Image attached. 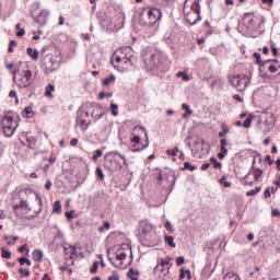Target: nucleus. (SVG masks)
I'll use <instances>...</instances> for the list:
<instances>
[{
  "instance_id": "f257e3e1",
  "label": "nucleus",
  "mask_w": 280,
  "mask_h": 280,
  "mask_svg": "<svg viewBox=\"0 0 280 280\" xmlns=\"http://www.w3.org/2000/svg\"><path fill=\"white\" fill-rule=\"evenodd\" d=\"M132 60H135L132 48L122 47L113 55L112 65L117 71H129V69H132Z\"/></svg>"
},
{
  "instance_id": "f03ea898",
  "label": "nucleus",
  "mask_w": 280,
  "mask_h": 280,
  "mask_svg": "<svg viewBox=\"0 0 280 280\" xmlns=\"http://www.w3.org/2000/svg\"><path fill=\"white\" fill-rule=\"evenodd\" d=\"M132 138L130 141L131 152H141L150 145V140L148 139V132L145 128L141 126H136L131 133Z\"/></svg>"
},
{
  "instance_id": "7ed1b4c3",
  "label": "nucleus",
  "mask_w": 280,
  "mask_h": 280,
  "mask_svg": "<svg viewBox=\"0 0 280 280\" xmlns=\"http://www.w3.org/2000/svg\"><path fill=\"white\" fill-rule=\"evenodd\" d=\"M142 60L147 71H154L161 65V52L156 48L147 47L142 50Z\"/></svg>"
},
{
  "instance_id": "20e7f679",
  "label": "nucleus",
  "mask_w": 280,
  "mask_h": 280,
  "mask_svg": "<svg viewBox=\"0 0 280 280\" xmlns=\"http://www.w3.org/2000/svg\"><path fill=\"white\" fill-rule=\"evenodd\" d=\"M12 74L13 82L19 89H28V86L34 84V75L27 67L25 69L13 70Z\"/></svg>"
},
{
  "instance_id": "39448f33",
  "label": "nucleus",
  "mask_w": 280,
  "mask_h": 280,
  "mask_svg": "<svg viewBox=\"0 0 280 280\" xmlns=\"http://www.w3.org/2000/svg\"><path fill=\"white\" fill-rule=\"evenodd\" d=\"M18 119L19 116L12 112L7 113L1 119V126L5 137H12L14 135L16 128H19Z\"/></svg>"
},
{
  "instance_id": "423d86ee",
  "label": "nucleus",
  "mask_w": 280,
  "mask_h": 280,
  "mask_svg": "<svg viewBox=\"0 0 280 280\" xmlns=\"http://www.w3.org/2000/svg\"><path fill=\"white\" fill-rule=\"evenodd\" d=\"M228 80L235 90L241 92H244L248 88V84H250V77L246 74L229 75Z\"/></svg>"
},
{
  "instance_id": "0eeeda50",
  "label": "nucleus",
  "mask_w": 280,
  "mask_h": 280,
  "mask_svg": "<svg viewBox=\"0 0 280 280\" xmlns=\"http://www.w3.org/2000/svg\"><path fill=\"white\" fill-rule=\"evenodd\" d=\"M170 268H172V261L161 260L153 269V277L158 280L170 279Z\"/></svg>"
},
{
  "instance_id": "6e6552de",
  "label": "nucleus",
  "mask_w": 280,
  "mask_h": 280,
  "mask_svg": "<svg viewBox=\"0 0 280 280\" xmlns=\"http://www.w3.org/2000/svg\"><path fill=\"white\" fill-rule=\"evenodd\" d=\"M185 19L189 25H196L199 21H202L200 16V0H194L191 5V12L185 14Z\"/></svg>"
},
{
  "instance_id": "1a4fd4ad",
  "label": "nucleus",
  "mask_w": 280,
  "mask_h": 280,
  "mask_svg": "<svg viewBox=\"0 0 280 280\" xmlns=\"http://www.w3.org/2000/svg\"><path fill=\"white\" fill-rule=\"evenodd\" d=\"M148 19L144 20L143 18H141V23L145 25V27H152V25H155V23L158 21H161V18L163 16V13L161 12V10L153 8V9H149L148 12Z\"/></svg>"
},
{
  "instance_id": "9d476101",
  "label": "nucleus",
  "mask_w": 280,
  "mask_h": 280,
  "mask_svg": "<svg viewBox=\"0 0 280 280\" xmlns=\"http://www.w3.org/2000/svg\"><path fill=\"white\" fill-rule=\"evenodd\" d=\"M104 167L105 170H108L110 174H114V172H119L122 165L120 164L117 158H109V159H105Z\"/></svg>"
},
{
  "instance_id": "9b49d317",
  "label": "nucleus",
  "mask_w": 280,
  "mask_h": 280,
  "mask_svg": "<svg viewBox=\"0 0 280 280\" xmlns=\"http://www.w3.org/2000/svg\"><path fill=\"white\" fill-rule=\"evenodd\" d=\"M89 112L80 110L77 116V126L81 128V130H89V125L91 124L89 120Z\"/></svg>"
},
{
  "instance_id": "f8f14e48",
  "label": "nucleus",
  "mask_w": 280,
  "mask_h": 280,
  "mask_svg": "<svg viewBox=\"0 0 280 280\" xmlns=\"http://www.w3.org/2000/svg\"><path fill=\"white\" fill-rule=\"evenodd\" d=\"M35 21L38 23V25H45L49 19V11L43 10L37 16H34Z\"/></svg>"
},
{
  "instance_id": "ddd939ff",
  "label": "nucleus",
  "mask_w": 280,
  "mask_h": 280,
  "mask_svg": "<svg viewBox=\"0 0 280 280\" xmlns=\"http://www.w3.org/2000/svg\"><path fill=\"white\" fill-rule=\"evenodd\" d=\"M140 230L142 235H150L152 232V223L148 222L147 220L140 222Z\"/></svg>"
},
{
  "instance_id": "4468645a",
  "label": "nucleus",
  "mask_w": 280,
  "mask_h": 280,
  "mask_svg": "<svg viewBox=\"0 0 280 280\" xmlns=\"http://www.w3.org/2000/svg\"><path fill=\"white\" fill-rule=\"evenodd\" d=\"M14 211L18 209H23L24 211H31L32 209L30 208V203L23 199H19V203L13 205Z\"/></svg>"
},
{
  "instance_id": "2eb2a0df",
  "label": "nucleus",
  "mask_w": 280,
  "mask_h": 280,
  "mask_svg": "<svg viewBox=\"0 0 280 280\" xmlns=\"http://www.w3.org/2000/svg\"><path fill=\"white\" fill-rule=\"evenodd\" d=\"M261 67L264 69H268V71H270V73H277V71H279V69H277V66L272 65V59H268V60L264 61L261 63Z\"/></svg>"
},
{
  "instance_id": "dca6fc26",
  "label": "nucleus",
  "mask_w": 280,
  "mask_h": 280,
  "mask_svg": "<svg viewBox=\"0 0 280 280\" xmlns=\"http://www.w3.org/2000/svg\"><path fill=\"white\" fill-rule=\"evenodd\" d=\"M92 117L93 119H95V121L102 119L104 117V109L102 108V106H96L92 113Z\"/></svg>"
},
{
  "instance_id": "f3484780",
  "label": "nucleus",
  "mask_w": 280,
  "mask_h": 280,
  "mask_svg": "<svg viewBox=\"0 0 280 280\" xmlns=\"http://www.w3.org/2000/svg\"><path fill=\"white\" fill-rule=\"evenodd\" d=\"M77 250H78V247H73V246L65 247V252L67 255H69L70 259L78 257V254H75Z\"/></svg>"
},
{
  "instance_id": "a211bd4d",
  "label": "nucleus",
  "mask_w": 280,
  "mask_h": 280,
  "mask_svg": "<svg viewBox=\"0 0 280 280\" xmlns=\"http://www.w3.org/2000/svg\"><path fill=\"white\" fill-rule=\"evenodd\" d=\"M253 174V178L256 183H258L259 180H261V176H264V171L259 170V168H254L252 171Z\"/></svg>"
},
{
  "instance_id": "6ab92c4d",
  "label": "nucleus",
  "mask_w": 280,
  "mask_h": 280,
  "mask_svg": "<svg viewBox=\"0 0 280 280\" xmlns=\"http://www.w3.org/2000/svg\"><path fill=\"white\" fill-rule=\"evenodd\" d=\"M44 253L42 249H35L33 252L34 261H43Z\"/></svg>"
},
{
  "instance_id": "aec40b11",
  "label": "nucleus",
  "mask_w": 280,
  "mask_h": 280,
  "mask_svg": "<svg viewBox=\"0 0 280 280\" xmlns=\"http://www.w3.org/2000/svg\"><path fill=\"white\" fill-rule=\"evenodd\" d=\"M26 54L32 58V60H38V50L32 47L27 48Z\"/></svg>"
},
{
  "instance_id": "412c9836",
  "label": "nucleus",
  "mask_w": 280,
  "mask_h": 280,
  "mask_svg": "<svg viewBox=\"0 0 280 280\" xmlns=\"http://www.w3.org/2000/svg\"><path fill=\"white\" fill-rule=\"evenodd\" d=\"M182 108H183V110H185L186 113L185 114H183V118L185 119L186 117H189V115H191V113H192V110H191V108L189 107V105H187V104H183L182 105Z\"/></svg>"
},
{
  "instance_id": "4be33fe9",
  "label": "nucleus",
  "mask_w": 280,
  "mask_h": 280,
  "mask_svg": "<svg viewBox=\"0 0 280 280\" xmlns=\"http://www.w3.org/2000/svg\"><path fill=\"white\" fill-rule=\"evenodd\" d=\"M253 177V171H250L245 177L243 178V185H253V180L250 179Z\"/></svg>"
},
{
  "instance_id": "5701e85b",
  "label": "nucleus",
  "mask_w": 280,
  "mask_h": 280,
  "mask_svg": "<svg viewBox=\"0 0 280 280\" xmlns=\"http://www.w3.org/2000/svg\"><path fill=\"white\" fill-rule=\"evenodd\" d=\"M164 242L165 244H168L171 248H176V243H174V236H165Z\"/></svg>"
},
{
  "instance_id": "b1692460",
  "label": "nucleus",
  "mask_w": 280,
  "mask_h": 280,
  "mask_svg": "<svg viewBox=\"0 0 280 280\" xmlns=\"http://www.w3.org/2000/svg\"><path fill=\"white\" fill-rule=\"evenodd\" d=\"M15 30H18V32H16L18 38L25 36V28H21V23H18L15 25Z\"/></svg>"
},
{
  "instance_id": "393cba45",
  "label": "nucleus",
  "mask_w": 280,
  "mask_h": 280,
  "mask_svg": "<svg viewBox=\"0 0 280 280\" xmlns=\"http://www.w3.org/2000/svg\"><path fill=\"white\" fill-rule=\"evenodd\" d=\"M110 110H112L113 117H117V115H119V105L112 103Z\"/></svg>"
},
{
  "instance_id": "a878e982",
  "label": "nucleus",
  "mask_w": 280,
  "mask_h": 280,
  "mask_svg": "<svg viewBox=\"0 0 280 280\" xmlns=\"http://www.w3.org/2000/svg\"><path fill=\"white\" fill-rule=\"evenodd\" d=\"M222 280H241L238 275L229 272L226 273Z\"/></svg>"
},
{
  "instance_id": "bb28decb",
  "label": "nucleus",
  "mask_w": 280,
  "mask_h": 280,
  "mask_svg": "<svg viewBox=\"0 0 280 280\" xmlns=\"http://www.w3.org/2000/svg\"><path fill=\"white\" fill-rule=\"evenodd\" d=\"M210 163H212L214 170H222V164L218 162V159L210 158Z\"/></svg>"
},
{
  "instance_id": "cd10ccee",
  "label": "nucleus",
  "mask_w": 280,
  "mask_h": 280,
  "mask_svg": "<svg viewBox=\"0 0 280 280\" xmlns=\"http://www.w3.org/2000/svg\"><path fill=\"white\" fill-rule=\"evenodd\" d=\"M112 82H115V74H110L109 77L105 78L103 84L105 86H108L109 84H112Z\"/></svg>"
},
{
  "instance_id": "c85d7f7f",
  "label": "nucleus",
  "mask_w": 280,
  "mask_h": 280,
  "mask_svg": "<svg viewBox=\"0 0 280 280\" xmlns=\"http://www.w3.org/2000/svg\"><path fill=\"white\" fill-rule=\"evenodd\" d=\"M102 154H104V152L101 149H97L92 156V161H94V163H97V159H100Z\"/></svg>"
},
{
  "instance_id": "c756f323",
  "label": "nucleus",
  "mask_w": 280,
  "mask_h": 280,
  "mask_svg": "<svg viewBox=\"0 0 280 280\" xmlns=\"http://www.w3.org/2000/svg\"><path fill=\"white\" fill-rule=\"evenodd\" d=\"M54 211L55 213H62V205H60V201H55Z\"/></svg>"
},
{
  "instance_id": "7c9ffc66",
  "label": "nucleus",
  "mask_w": 280,
  "mask_h": 280,
  "mask_svg": "<svg viewBox=\"0 0 280 280\" xmlns=\"http://www.w3.org/2000/svg\"><path fill=\"white\" fill-rule=\"evenodd\" d=\"M32 113H33L32 107H26V108L23 109L22 116H24L26 118H30V117H32Z\"/></svg>"
},
{
  "instance_id": "2f4dec72",
  "label": "nucleus",
  "mask_w": 280,
  "mask_h": 280,
  "mask_svg": "<svg viewBox=\"0 0 280 280\" xmlns=\"http://www.w3.org/2000/svg\"><path fill=\"white\" fill-rule=\"evenodd\" d=\"M178 152H180V149H178V147H175L172 150H166V154L171 156H177Z\"/></svg>"
},
{
  "instance_id": "473e14b6",
  "label": "nucleus",
  "mask_w": 280,
  "mask_h": 280,
  "mask_svg": "<svg viewBox=\"0 0 280 280\" xmlns=\"http://www.w3.org/2000/svg\"><path fill=\"white\" fill-rule=\"evenodd\" d=\"M177 78H183L185 82H189V74L187 72H183V71L177 72Z\"/></svg>"
},
{
  "instance_id": "72a5a7b5",
  "label": "nucleus",
  "mask_w": 280,
  "mask_h": 280,
  "mask_svg": "<svg viewBox=\"0 0 280 280\" xmlns=\"http://www.w3.org/2000/svg\"><path fill=\"white\" fill-rule=\"evenodd\" d=\"M226 154H229V150L226 148H221V152L218 153V159H220V161H222V159H224V156H226Z\"/></svg>"
},
{
  "instance_id": "f704fd0d",
  "label": "nucleus",
  "mask_w": 280,
  "mask_h": 280,
  "mask_svg": "<svg viewBox=\"0 0 280 280\" xmlns=\"http://www.w3.org/2000/svg\"><path fill=\"white\" fill-rule=\"evenodd\" d=\"M2 257L4 258V259H11L12 258V252H10V250H7L5 248H3L2 247Z\"/></svg>"
},
{
  "instance_id": "c9c22d12",
  "label": "nucleus",
  "mask_w": 280,
  "mask_h": 280,
  "mask_svg": "<svg viewBox=\"0 0 280 280\" xmlns=\"http://www.w3.org/2000/svg\"><path fill=\"white\" fill-rule=\"evenodd\" d=\"M182 170H188L189 172H195L196 166L191 165L189 162H185L184 167Z\"/></svg>"
},
{
  "instance_id": "e433bc0d",
  "label": "nucleus",
  "mask_w": 280,
  "mask_h": 280,
  "mask_svg": "<svg viewBox=\"0 0 280 280\" xmlns=\"http://www.w3.org/2000/svg\"><path fill=\"white\" fill-rule=\"evenodd\" d=\"M259 191H261V187L258 186L255 189L248 190L246 196H256V194H259Z\"/></svg>"
},
{
  "instance_id": "4c0bfd02",
  "label": "nucleus",
  "mask_w": 280,
  "mask_h": 280,
  "mask_svg": "<svg viewBox=\"0 0 280 280\" xmlns=\"http://www.w3.org/2000/svg\"><path fill=\"white\" fill-rule=\"evenodd\" d=\"M104 229H106V231L110 229V223L108 221H105L104 225L98 228V233H104Z\"/></svg>"
},
{
  "instance_id": "58836bf2",
  "label": "nucleus",
  "mask_w": 280,
  "mask_h": 280,
  "mask_svg": "<svg viewBox=\"0 0 280 280\" xmlns=\"http://www.w3.org/2000/svg\"><path fill=\"white\" fill-rule=\"evenodd\" d=\"M110 154L113 156H118L121 161H122V164L126 165V158L124 155H121L119 152L117 151H112Z\"/></svg>"
},
{
  "instance_id": "ea45409f",
  "label": "nucleus",
  "mask_w": 280,
  "mask_h": 280,
  "mask_svg": "<svg viewBox=\"0 0 280 280\" xmlns=\"http://www.w3.org/2000/svg\"><path fill=\"white\" fill-rule=\"evenodd\" d=\"M51 91H54V85L49 84L46 88V92H45L46 97H52Z\"/></svg>"
},
{
  "instance_id": "a19ab883",
  "label": "nucleus",
  "mask_w": 280,
  "mask_h": 280,
  "mask_svg": "<svg viewBox=\"0 0 280 280\" xmlns=\"http://www.w3.org/2000/svg\"><path fill=\"white\" fill-rule=\"evenodd\" d=\"M253 122V117L248 116L244 122H243V126L244 128H250V124Z\"/></svg>"
},
{
  "instance_id": "79ce46f5",
  "label": "nucleus",
  "mask_w": 280,
  "mask_h": 280,
  "mask_svg": "<svg viewBox=\"0 0 280 280\" xmlns=\"http://www.w3.org/2000/svg\"><path fill=\"white\" fill-rule=\"evenodd\" d=\"M254 58L256 59V65H264V62H261V54L259 52H254Z\"/></svg>"
},
{
  "instance_id": "37998d69",
  "label": "nucleus",
  "mask_w": 280,
  "mask_h": 280,
  "mask_svg": "<svg viewBox=\"0 0 280 280\" xmlns=\"http://www.w3.org/2000/svg\"><path fill=\"white\" fill-rule=\"evenodd\" d=\"M126 257H128V254H126V252H119L117 254L118 261H124V259H126Z\"/></svg>"
},
{
  "instance_id": "c03bdc74",
  "label": "nucleus",
  "mask_w": 280,
  "mask_h": 280,
  "mask_svg": "<svg viewBox=\"0 0 280 280\" xmlns=\"http://www.w3.org/2000/svg\"><path fill=\"white\" fill-rule=\"evenodd\" d=\"M219 183H221V185H223L224 187H231V183L226 180L225 176L221 177Z\"/></svg>"
},
{
  "instance_id": "a18cd8bd",
  "label": "nucleus",
  "mask_w": 280,
  "mask_h": 280,
  "mask_svg": "<svg viewBox=\"0 0 280 280\" xmlns=\"http://www.w3.org/2000/svg\"><path fill=\"white\" fill-rule=\"evenodd\" d=\"M96 176H98L100 180H104V172L102 168L97 167L95 171Z\"/></svg>"
},
{
  "instance_id": "49530a36",
  "label": "nucleus",
  "mask_w": 280,
  "mask_h": 280,
  "mask_svg": "<svg viewBox=\"0 0 280 280\" xmlns=\"http://www.w3.org/2000/svg\"><path fill=\"white\" fill-rule=\"evenodd\" d=\"M19 272H20L21 277H30V270H27V269L25 270L23 268H20Z\"/></svg>"
},
{
  "instance_id": "de8ad7c7",
  "label": "nucleus",
  "mask_w": 280,
  "mask_h": 280,
  "mask_svg": "<svg viewBox=\"0 0 280 280\" xmlns=\"http://www.w3.org/2000/svg\"><path fill=\"white\" fill-rule=\"evenodd\" d=\"M97 268H100V264L94 262L93 267L90 269L91 275H95L97 272Z\"/></svg>"
},
{
  "instance_id": "09e8293b",
  "label": "nucleus",
  "mask_w": 280,
  "mask_h": 280,
  "mask_svg": "<svg viewBox=\"0 0 280 280\" xmlns=\"http://www.w3.org/2000/svg\"><path fill=\"white\" fill-rule=\"evenodd\" d=\"M73 213H75V211H73V210L67 211L66 212L67 220H73V218H74Z\"/></svg>"
},
{
  "instance_id": "8fccbe9b",
  "label": "nucleus",
  "mask_w": 280,
  "mask_h": 280,
  "mask_svg": "<svg viewBox=\"0 0 280 280\" xmlns=\"http://www.w3.org/2000/svg\"><path fill=\"white\" fill-rule=\"evenodd\" d=\"M176 264H177V266H183V264H185V257H183V256L177 257Z\"/></svg>"
},
{
  "instance_id": "3c124183",
  "label": "nucleus",
  "mask_w": 280,
  "mask_h": 280,
  "mask_svg": "<svg viewBox=\"0 0 280 280\" xmlns=\"http://www.w3.org/2000/svg\"><path fill=\"white\" fill-rule=\"evenodd\" d=\"M132 275H139V272H135V269H129V271L127 272V277H128V279H130V278H132L133 276Z\"/></svg>"
},
{
  "instance_id": "603ef678",
  "label": "nucleus",
  "mask_w": 280,
  "mask_h": 280,
  "mask_svg": "<svg viewBox=\"0 0 280 280\" xmlns=\"http://www.w3.org/2000/svg\"><path fill=\"white\" fill-rule=\"evenodd\" d=\"M78 143H80V140L78 138H74L70 141V145H72V148H75V145H78Z\"/></svg>"
},
{
  "instance_id": "864d4df0",
  "label": "nucleus",
  "mask_w": 280,
  "mask_h": 280,
  "mask_svg": "<svg viewBox=\"0 0 280 280\" xmlns=\"http://www.w3.org/2000/svg\"><path fill=\"white\" fill-rule=\"evenodd\" d=\"M271 215L273 218H280V211L278 209H275V210L271 211Z\"/></svg>"
},
{
  "instance_id": "5fc2aeb1",
  "label": "nucleus",
  "mask_w": 280,
  "mask_h": 280,
  "mask_svg": "<svg viewBox=\"0 0 280 280\" xmlns=\"http://www.w3.org/2000/svg\"><path fill=\"white\" fill-rule=\"evenodd\" d=\"M18 261L20 262V266H25L27 258L21 257V258H18Z\"/></svg>"
},
{
  "instance_id": "6e6d98bb",
  "label": "nucleus",
  "mask_w": 280,
  "mask_h": 280,
  "mask_svg": "<svg viewBox=\"0 0 280 280\" xmlns=\"http://www.w3.org/2000/svg\"><path fill=\"white\" fill-rule=\"evenodd\" d=\"M51 180L47 179L46 184H45V189H47V191H49V189H51Z\"/></svg>"
},
{
  "instance_id": "4d7b16f0",
  "label": "nucleus",
  "mask_w": 280,
  "mask_h": 280,
  "mask_svg": "<svg viewBox=\"0 0 280 280\" xmlns=\"http://www.w3.org/2000/svg\"><path fill=\"white\" fill-rule=\"evenodd\" d=\"M233 100H235L236 102H240V103L244 102V98H242V96H240V94H235L233 96Z\"/></svg>"
},
{
  "instance_id": "13d9d810",
  "label": "nucleus",
  "mask_w": 280,
  "mask_h": 280,
  "mask_svg": "<svg viewBox=\"0 0 280 280\" xmlns=\"http://www.w3.org/2000/svg\"><path fill=\"white\" fill-rule=\"evenodd\" d=\"M16 240H19V236H13L12 241H9V242H8V245H9V246H14Z\"/></svg>"
},
{
  "instance_id": "bf43d9fd",
  "label": "nucleus",
  "mask_w": 280,
  "mask_h": 280,
  "mask_svg": "<svg viewBox=\"0 0 280 280\" xmlns=\"http://www.w3.org/2000/svg\"><path fill=\"white\" fill-rule=\"evenodd\" d=\"M208 167H211V164L210 163H205V164L201 165V171L207 172Z\"/></svg>"
},
{
  "instance_id": "052dcab7",
  "label": "nucleus",
  "mask_w": 280,
  "mask_h": 280,
  "mask_svg": "<svg viewBox=\"0 0 280 280\" xmlns=\"http://www.w3.org/2000/svg\"><path fill=\"white\" fill-rule=\"evenodd\" d=\"M9 97H14V98H16V97H19V95L16 94V91L11 90L10 93H9Z\"/></svg>"
},
{
  "instance_id": "680f3d73",
  "label": "nucleus",
  "mask_w": 280,
  "mask_h": 280,
  "mask_svg": "<svg viewBox=\"0 0 280 280\" xmlns=\"http://www.w3.org/2000/svg\"><path fill=\"white\" fill-rule=\"evenodd\" d=\"M265 161L269 162V165H272V163H275V161L272 160V158L270 155H266Z\"/></svg>"
},
{
  "instance_id": "e2e57ef3",
  "label": "nucleus",
  "mask_w": 280,
  "mask_h": 280,
  "mask_svg": "<svg viewBox=\"0 0 280 280\" xmlns=\"http://www.w3.org/2000/svg\"><path fill=\"white\" fill-rule=\"evenodd\" d=\"M265 198H270V187H267L264 192Z\"/></svg>"
},
{
  "instance_id": "0e129e2a",
  "label": "nucleus",
  "mask_w": 280,
  "mask_h": 280,
  "mask_svg": "<svg viewBox=\"0 0 280 280\" xmlns=\"http://www.w3.org/2000/svg\"><path fill=\"white\" fill-rule=\"evenodd\" d=\"M19 253H25L27 250V245H22L21 247L18 248Z\"/></svg>"
},
{
  "instance_id": "69168bd1",
  "label": "nucleus",
  "mask_w": 280,
  "mask_h": 280,
  "mask_svg": "<svg viewBox=\"0 0 280 280\" xmlns=\"http://www.w3.org/2000/svg\"><path fill=\"white\" fill-rule=\"evenodd\" d=\"M220 143H221V148H226V139H221Z\"/></svg>"
},
{
  "instance_id": "338daca9",
  "label": "nucleus",
  "mask_w": 280,
  "mask_h": 280,
  "mask_svg": "<svg viewBox=\"0 0 280 280\" xmlns=\"http://www.w3.org/2000/svg\"><path fill=\"white\" fill-rule=\"evenodd\" d=\"M273 185H276V187L280 188V176H278V179L273 182Z\"/></svg>"
},
{
  "instance_id": "774afa93",
  "label": "nucleus",
  "mask_w": 280,
  "mask_h": 280,
  "mask_svg": "<svg viewBox=\"0 0 280 280\" xmlns=\"http://www.w3.org/2000/svg\"><path fill=\"white\" fill-rule=\"evenodd\" d=\"M108 280H119V276H109Z\"/></svg>"
}]
</instances>
